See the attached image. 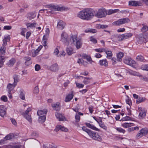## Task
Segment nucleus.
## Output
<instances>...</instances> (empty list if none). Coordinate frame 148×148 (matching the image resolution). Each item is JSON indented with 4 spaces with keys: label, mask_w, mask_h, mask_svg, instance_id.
<instances>
[{
    "label": "nucleus",
    "mask_w": 148,
    "mask_h": 148,
    "mask_svg": "<svg viewBox=\"0 0 148 148\" xmlns=\"http://www.w3.org/2000/svg\"><path fill=\"white\" fill-rule=\"evenodd\" d=\"M95 13V11L93 9L86 8L79 12L78 16L82 19L88 21L92 19L94 16Z\"/></svg>",
    "instance_id": "1"
},
{
    "label": "nucleus",
    "mask_w": 148,
    "mask_h": 148,
    "mask_svg": "<svg viewBox=\"0 0 148 148\" xmlns=\"http://www.w3.org/2000/svg\"><path fill=\"white\" fill-rule=\"evenodd\" d=\"M82 130L86 132L89 136L93 139L99 141H102V139L101 137L97 133L88 129L85 127H82Z\"/></svg>",
    "instance_id": "2"
},
{
    "label": "nucleus",
    "mask_w": 148,
    "mask_h": 148,
    "mask_svg": "<svg viewBox=\"0 0 148 148\" xmlns=\"http://www.w3.org/2000/svg\"><path fill=\"white\" fill-rule=\"evenodd\" d=\"M47 8H49V9H42L39 11V12H41V11H44L45 10H52L51 11H48L47 12H49L51 13L52 14V11L54 10L58 11H62L64 10L63 7H60L58 6L50 5H47Z\"/></svg>",
    "instance_id": "3"
},
{
    "label": "nucleus",
    "mask_w": 148,
    "mask_h": 148,
    "mask_svg": "<svg viewBox=\"0 0 148 148\" xmlns=\"http://www.w3.org/2000/svg\"><path fill=\"white\" fill-rule=\"evenodd\" d=\"M107 14L106 10L104 8H101L99 9L96 13L95 12L94 16L98 18H101L105 17Z\"/></svg>",
    "instance_id": "4"
},
{
    "label": "nucleus",
    "mask_w": 148,
    "mask_h": 148,
    "mask_svg": "<svg viewBox=\"0 0 148 148\" xmlns=\"http://www.w3.org/2000/svg\"><path fill=\"white\" fill-rule=\"evenodd\" d=\"M130 20L128 18L120 19L118 21L114 22L113 24L114 25H119L129 22Z\"/></svg>",
    "instance_id": "5"
},
{
    "label": "nucleus",
    "mask_w": 148,
    "mask_h": 148,
    "mask_svg": "<svg viewBox=\"0 0 148 148\" xmlns=\"http://www.w3.org/2000/svg\"><path fill=\"white\" fill-rule=\"evenodd\" d=\"M138 111L139 112L138 116L140 119H143L146 116L147 110L145 108L139 107Z\"/></svg>",
    "instance_id": "6"
},
{
    "label": "nucleus",
    "mask_w": 148,
    "mask_h": 148,
    "mask_svg": "<svg viewBox=\"0 0 148 148\" xmlns=\"http://www.w3.org/2000/svg\"><path fill=\"white\" fill-rule=\"evenodd\" d=\"M61 40L64 43L65 45H68L69 44V38L67 34L64 32H63L61 34Z\"/></svg>",
    "instance_id": "7"
},
{
    "label": "nucleus",
    "mask_w": 148,
    "mask_h": 148,
    "mask_svg": "<svg viewBox=\"0 0 148 148\" xmlns=\"http://www.w3.org/2000/svg\"><path fill=\"white\" fill-rule=\"evenodd\" d=\"M31 110V108L29 107L27 108V110L22 114L23 116L30 123H31L32 122L31 116L30 115H29L28 113Z\"/></svg>",
    "instance_id": "8"
},
{
    "label": "nucleus",
    "mask_w": 148,
    "mask_h": 148,
    "mask_svg": "<svg viewBox=\"0 0 148 148\" xmlns=\"http://www.w3.org/2000/svg\"><path fill=\"white\" fill-rule=\"evenodd\" d=\"M132 36L131 33H127L119 36L117 37L118 40L119 41H122L124 40L128 39Z\"/></svg>",
    "instance_id": "9"
},
{
    "label": "nucleus",
    "mask_w": 148,
    "mask_h": 148,
    "mask_svg": "<svg viewBox=\"0 0 148 148\" xmlns=\"http://www.w3.org/2000/svg\"><path fill=\"white\" fill-rule=\"evenodd\" d=\"M138 40V42L139 44H141L143 42L145 43L147 41V38L145 37L144 34H140L137 36Z\"/></svg>",
    "instance_id": "10"
},
{
    "label": "nucleus",
    "mask_w": 148,
    "mask_h": 148,
    "mask_svg": "<svg viewBox=\"0 0 148 148\" xmlns=\"http://www.w3.org/2000/svg\"><path fill=\"white\" fill-rule=\"evenodd\" d=\"M124 62L129 65L132 66L135 64V62L130 58H126L123 60Z\"/></svg>",
    "instance_id": "11"
},
{
    "label": "nucleus",
    "mask_w": 148,
    "mask_h": 148,
    "mask_svg": "<svg viewBox=\"0 0 148 148\" xmlns=\"http://www.w3.org/2000/svg\"><path fill=\"white\" fill-rule=\"evenodd\" d=\"M59 130H61L62 131L66 132L68 131V129L63 126L61 125H58L56 126L54 130L55 131L57 132Z\"/></svg>",
    "instance_id": "12"
},
{
    "label": "nucleus",
    "mask_w": 148,
    "mask_h": 148,
    "mask_svg": "<svg viewBox=\"0 0 148 148\" xmlns=\"http://www.w3.org/2000/svg\"><path fill=\"white\" fill-rule=\"evenodd\" d=\"M6 114V109L3 105L0 106V115L2 117H4Z\"/></svg>",
    "instance_id": "13"
},
{
    "label": "nucleus",
    "mask_w": 148,
    "mask_h": 148,
    "mask_svg": "<svg viewBox=\"0 0 148 148\" xmlns=\"http://www.w3.org/2000/svg\"><path fill=\"white\" fill-rule=\"evenodd\" d=\"M74 96L73 92V91H71L70 94H68L66 96L65 101L66 102L70 101L73 98Z\"/></svg>",
    "instance_id": "14"
},
{
    "label": "nucleus",
    "mask_w": 148,
    "mask_h": 148,
    "mask_svg": "<svg viewBox=\"0 0 148 148\" xmlns=\"http://www.w3.org/2000/svg\"><path fill=\"white\" fill-rule=\"evenodd\" d=\"M47 109H44L43 110H38L37 112V115L39 116L45 115L47 114Z\"/></svg>",
    "instance_id": "15"
},
{
    "label": "nucleus",
    "mask_w": 148,
    "mask_h": 148,
    "mask_svg": "<svg viewBox=\"0 0 148 148\" xmlns=\"http://www.w3.org/2000/svg\"><path fill=\"white\" fill-rule=\"evenodd\" d=\"M36 15V12L34 11L28 13L27 14V18L29 20H32L34 18Z\"/></svg>",
    "instance_id": "16"
},
{
    "label": "nucleus",
    "mask_w": 148,
    "mask_h": 148,
    "mask_svg": "<svg viewBox=\"0 0 148 148\" xmlns=\"http://www.w3.org/2000/svg\"><path fill=\"white\" fill-rule=\"evenodd\" d=\"M50 70L53 72L57 71L59 69L58 65L56 63H55L52 65L50 67Z\"/></svg>",
    "instance_id": "17"
},
{
    "label": "nucleus",
    "mask_w": 148,
    "mask_h": 148,
    "mask_svg": "<svg viewBox=\"0 0 148 148\" xmlns=\"http://www.w3.org/2000/svg\"><path fill=\"white\" fill-rule=\"evenodd\" d=\"M77 37L75 35H71L70 38H69V43H73L77 40Z\"/></svg>",
    "instance_id": "18"
},
{
    "label": "nucleus",
    "mask_w": 148,
    "mask_h": 148,
    "mask_svg": "<svg viewBox=\"0 0 148 148\" xmlns=\"http://www.w3.org/2000/svg\"><path fill=\"white\" fill-rule=\"evenodd\" d=\"M139 4L140 3L137 1H130L129 2V5L133 6H136L137 5L140 6Z\"/></svg>",
    "instance_id": "19"
},
{
    "label": "nucleus",
    "mask_w": 148,
    "mask_h": 148,
    "mask_svg": "<svg viewBox=\"0 0 148 148\" xmlns=\"http://www.w3.org/2000/svg\"><path fill=\"white\" fill-rule=\"evenodd\" d=\"M99 64L100 65L104 66L105 67L108 66V62L106 59L100 60L99 62Z\"/></svg>",
    "instance_id": "20"
},
{
    "label": "nucleus",
    "mask_w": 148,
    "mask_h": 148,
    "mask_svg": "<svg viewBox=\"0 0 148 148\" xmlns=\"http://www.w3.org/2000/svg\"><path fill=\"white\" fill-rule=\"evenodd\" d=\"M64 26V23L61 20H60L58 23L57 28L59 29L62 30Z\"/></svg>",
    "instance_id": "21"
},
{
    "label": "nucleus",
    "mask_w": 148,
    "mask_h": 148,
    "mask_svg": "<svg viewBox=\"0 0 148 148\" xmlns=\"http://www.w3.org/2000/svg\"><path fill=\"white\" fill-rule=\"evenodd\" d=\"M51 106L54 110L56 111L60 110V106L59 103L57 102L56 103L52 104Z\"/></svg>",
    "instance_id": "22"
},
{
    "label": "nucleus",
    "mask_w": 148,
    "mask_h": 148,
    "mask_svg": "<svg viewBox=\"0 0 148 148\" xmlns=\"http://www.w3.org/2000/svg\"><path fill=\"white\" fill-rule=\"evenodd\" d=\"M105 51L104 52H105L107 54L106 58L109 59H111V58L112 55V51L110 50L106 49Z\"/></svg>",
    "instance_id": "23"
},
{
    "label": "nucleus",
    "mask_w": 148,
    "mask_h": 148,
    "mask_svg": "<svg viewBox=\"0 0 148 148\" xmlns=\"http://www.w3.org/2000/svg\"><path fill=\"white\" fill-rule=\"evenodd\" d=\"M24 60L25 61V64L26 65H29L32 63L31 61V58L29 57H26L24 58Z\"/></svg>",
    "instance_id": "24"
},
{
    "label": "nucleus",
    "mask_w": 148,
    "mask_h": 148,
    "mask_svg": "<svg viewBox=\"0 0 148 148\" xmlns=\"http://www.w3.org/2000/svg\"><path fill=\"white\" fill-rule=\"evenodd\" d=\"M16 85V84H14V83L13 84H9L7 86V88L8 89V92H11Z\"/></svg>",
    "instance_id": "25"
},
{
    "label": "nucleus",
    "mask_w": 148,
    "mask_h": 148,
    "mask_svg": "<svg viewBox=\"0 0 148 148\" xmlns=\"http://www.w3.org/2000/svg\"><path fill=\"white\" fill-rule=\"evenodd\" d=\"M134 124L132 123H125L122 124L121 126L123 127L127 128L134 125Z\"/></svg>",
    "instance_id": "26"
},
{
    "label": "nucleus",
    "mask_w": 148,
    "mask_h": 148,
    "mask_svg": "<svg viewBox=\"0 0 148 148\" xmlns=\"http://www.w3.org/2000/svg\"><path fill=\"white\" fill-rule=\"evenodd\" d=\"M86 125L88 127L92 129L95 130L99 131V130L95 126L91 124L90 123H86Z\"/></svg>",
    "instance_id": "27"
},
{
    "label": "nucleus",
    "mask_w": 148,
    "mask_h": 148,
    "mask_svg": "<svg viewBox=\"0 0 148 148\" xmlns=\"http://www.w3.org/2000/svg\"><path fill=\"white\" fill-rule=\"evenodd\" d=\"M124 53L123 52H119L117 54V61L121 62L122 60V58L123 57Z\"/></svg>",
    "instance_id": "28"
},
{
    "label": "nucleus",
    "mask_w": 148,
    "mask_h": 148,
    "mask_svg": "<svg viewBox=\"0 0 148 148\" xmlns=\"http://www.w3.org/2000/svg\"><path fill=\"white\" fill-rule=\"evenodd\" d=\"M46 118L45 115L39 116L38 119V121L40 123H43L45 121Z\"/></svg>",
    "instance_id": "29"
},
{
    "label": "nucleus",
    "mask_w": 148,
    "mask_h": 148,
    "mask_svg": "<svg viewBox=\"0 0 148 148\" xmlns=\"http://www.w3.org/2000/svg\"><path fill=\"white\" fill-rule=\"evenodd\" d=\"M14 135L13 134H10L7 135L4 138L5 140H10L13 138Z\"/></svg>",
    "instance_id": "30"
},
{
    "label": "nucleus",
    "mask_w": 148,
    "mask_h": 148,
    "mask_svg": "<svg viewBox=\"0 0 148 148\" xmlns=\"http://www.w3.org/2000/svg\"><path fill=\"white\" fill-rule=\"evenodd\" d=\"M13 77L14 79V84H16L17 85V83L18 82L19 80V75H14L13 76Z\"/></svg>",
    "instance_id": "31"
},
{
    "label": "nucleus",
    "mask_w": 148,
    "mask_h": 148,
    "mask_svg": "<svg viewBox=\"0 0 148 148\" xmlns=\"http://www.w3.org/2000/svg\"><path fill=\"white\" fill-rule=\"evenodd\" d=\"M15 62V59L14 58H12L8 62L7 65L9 66H11L14 64Z\"/></svg>",
    "instance_id": "32"
},
{
    "label": "nucleus",
    "mask_w": 148,
    "mask_h": 148,
    "mask_svg": "<svg viewBox=\"0 0 148 148\" xmlns=\"http://www.w3.org/2000/svg\"><path fill=\"white\" fill-rule=\"evenodd\" d=\"M66 51L68 54L69 56L71 55L73 53V49L71 47L67 48Z\"/></svg>",
    "instance_id": "33"
},
{
    "label": "nucleus",
    "mask_w": 148,
    "mask_h": 148,
    "mask_svg": "<svg viewBox=\"0 0 148 148\" xmlns=\"http://www.w3.org/2000/svg\"><path fill=\"white\" fill-rule=\"evenodd\" d=\"M56 117L58 119L59 121H63L65 119V117L64 116H62V115L57 113L56 114Z\"/></svg>",
    "instance_id": "34"
},
{
    "label": "nucleus",
    "mask_w": 148,
    "mask_h": 148,
    "mask_svg": "<svg viewBox=\"0 0 148 148\" xmlns=\"http://www.w3.org/2000/svg\"><path fill=\"white\" fill-rule=\"evenodd\" d=\"M97 32V31L95 29H86L85 31V32L86 33L90 32L92 33H95Z\"/></svg>",
    "instance_id": "35"
},
{
    "label": "nucleus",
    "mask_w": 148,
    "mask_h": 148,
    "mask_svg": "<svg viewBox=\"0 0 148 148\" xmlns=\"http://www.w3.org/2000/svg\"><path fill=\"white\" fill-rule=\"evenodd\" d=\"M98 123L99 124L100 126L102 128L105 130L107 129V127L104 125V123L102 122L101 120H100L99 122H98Z\"/></svg>",
    "instance_id": "36"
},
{
    "label": "nucleus",
    "mask_w": 148,
    "mask_h": 148,
    "mask_svg": "<svg viewBox=\"0 0 148 148\" xmlns=\"http://www.w3.org/2000/svg\"><path fill=\"white\" fill-rule=\"evenodd\" d=\"M76 46L77 49H79L81 48L82 45V43L79 40H77L76 41Z\"/></svg>",
    "instance_id": "37"
},
{
    "label": "nucleus",
    "mask_w": 148,
    "mask_h": 148,
    "mask_svg": "<svg viewBox=\"0 0 148 148\" xmlns=\"http://www.w3.org/2000/svg\"><path fill=\"white\" fill-rule=\"evenodd\" d=\"M140 131L141 132L143 136L147 135L148 132V130L145 128H142Z\"/></svg>",
    "instance_id": "38"
},
{
    "label": "nucleus",
    "mask_w": 148,
    "mask_h": 148,
    "mask_svg": "<svg viewBox=\"0 0 148 148\" xmlns=\"http://www.w3.org/2000/svg\"><path fill=\"white\" fill-rule=\"evenodd\" d=\"M5 58L3 56H0V67H2L3 64V63L5 61Z\"/></svg>",
    "instance_id": "39"
},
{
    "label": "nucleus",
    "mask_w": 148,
    "mask_h": 148,
    "mask_svg": "<svg viewBox=\"0 0 148 148\" xmlns=\"http://www.w3.org/2000/svg\"><path fill=\"white\" fill-rule=\"evenodd\" d=\"M6 48L5 47H3L2 46L0 47V54H3L5 52Z\"/></svg>",
    "instance_id": "40"
},
{
    "label": "nucleus",
    "mask_w": 148,
    "mask_h": 148,
    "mask_svg": "<svg viewBox=\"0 0 148 148\" xmlns=\"http://www.w3.org/2000/svg\"><path fill=\"white\" fill-rule=\"evenodd\" d=\"M143 27L141 29V31L143 32H145L148 30V27L143 24Z\"/></svg>",
    "instance_id": "41"
},
{
    "label": "nucleus",
    "mask_w": 148,
    "mask_h": 148,
    "mask_svg": "<svg viewBox=\"0 0 148 148\" xmlns=\"http://www.w3.org/2000/svg\"><path fill=\"white\" fill-rule=\"evenodd\" d=\"M145 98L143 97H139L138 99L136 100V103L139 104L140 103L143 102L145 100Z\"/></svg>",
    "instance_id": "42"
},
{
    "label": "nucleus",
    "mask_w": 148,
    "mask_h": 148,
    "mask_svg": "<svg viewBox=\"0 0 148 148\" xmlns=\"http://www.w3.org/2000/svg\"><path fill=\"white\" fill-rule=\"evenodd\" d=\"M136 59L138 61H144L145 60L144 58L142 56H138L136 58Z\"/></svg>",
    "instance_id": "43"
},
{
    "label": "nucleus",
    "mask_w": 148,
    "mask_h": 148,
    "mask_svg": "<svg viewBox=\"0 0 148 148\" xmlns=\"http://www.w3.org/2000/svg\"><path fill=\"white\" fill-rule=\"evenodd\" d=\"M106 49L104 48H100L99 49H95V50L96 52H99L100 53L102 52L103 51H105Z\"/></svg>",
    "instance_id": "44"
},
{
    "label": "nucleus",
    "mask_w": 148,
    "mask_h": 148,
    "mask_svg": "<svg viewBox=\"0 0 148 148\" xmlns=\"http://www.w3.org/2000/svg\"><path fill=\"white\" fill-rule=\"evenodd\" d=\"M116 130L119 132L124 133L125 131L121 127H117Z\"/></svg>",
    "instance_id": "45"
},
{
    "label": "nucleus",
    "mask_w": 148,
    "mask_h": 148,
    "mask_svg": "<svg viewBox=\"0 0 148 148\" xmlns=\"http://www.w3.org/2000/svg\"><path fill=\"white\" fill-rule=\"evenodd\" d=\"M108 27V25H100L98 24L97 25V27L100 28L104 29Z\"/></svg>",
    "instance_id": "46"
},
{
    "label": "nucleus",
    "mask_w": 148,
    "mask_h": 148,
    "mask_svg": "<svg viewBox=\"0 0 148 148\" xmlns=\"http://www.w3.org/2000/svg\"><path fill=\"white\" fill-rule=\"evenodd\" d=\"M37 25L36 23H28L27 24V26L29 27H35L36 25Z\"/></svg>",
    "instance_id": "47"
},
{
    "label": "nucleus",
    "mask_w": 148,
    "mask_h": 148,
    "mask_svg": "<svg viewBox=\"0 0 148 148\" xmlns=\"http://www.w3.org/2000/svg\"><path fill=\"white\" fill-rule=\"evenodd\" d=\"M75 84H76V86L79 88H82L84 86V84H81L76 82H75Z\"/></svg>",
    "instance_id": "48"
},
{
    "label": "nucleus",
    "mask_w": 148,
    "mask_h": 148,
    "mask_svg": "<svg viewBox=\"0 0 148 148\" xmlns=\"http://www.w3.org/2000/svg\"><path fill=\"white\" fill-rule=\"evenodd\" d=\"M21 145H9L8 148H20Z\"/></svg>",
    "instance_id": "49"
},
{
    "label": "nucleus",
    "mask_w": 148,
    "mask_h": 148,
    "mask_svg": "<svg viewBox=\"0 0 148 148\" xmlns=\"http://www.w3.org/2000/svg\"><path fill=\"white\" fill-rule=\"evenodd\" d=\"M86 79L84 80L83 81V83L85 84H87L90 83V82L88 80L89 79L87 77H85Z\"/></svg>",
    "instance_id": "50"
},
{
    "label": "nucleus",
    "mask_w": 148,
    "mask_h": 148,
    "mask_svg": "<svg viewBox=\"0 0 148 148\" xmlns=\"http://www.w3.org/2000/svg\"><path fill=\"white\" fill-rule=\"evenodd\" d=\"M143 136L141 133V132L140 131L139 133L137 134L136 135V138L137 139H139L141 138Z\"/></svg>",
    "instance_id": "51"
},
{
    "label": "nucleus",
    "mask_w": 148,
    "mask_h": 148,
    "mask_svg": "<svg viewBox=\"0 0 148 148\" xmlns=\"http://www.w3.org/2000/svg\"><path fill=\"white\" fill-rule=\"evenodd\" d=\"M90 41L94 43H96L97 42V40L96 39L94 38L93 37H91L90 38Z\"/></svg>",
    "instance_id": "52"
},
{
    "label": "nucleus",
    "mask_w": 148,
    "mask_h": 148,
    "mask_svg": "<svg viewBox=\"0 0 148 148\" xmlns=\"http://www.w3.org/2000/svg\"><path fill=\"white\" fill-rule=\"evenodd\" d=\"M21 92L20 95V97L22 99H25V95L23 92L22 90L21 91Z\"/></svg>",
    "instance_id": "53"
},
{
    "label": "nucleus",
    "mask_w": 148,
    "mask_h": 148,
    "mask_svg": "<svg viewBox=\"0 0 148 148\" xmlns=\"http://www.w3.org/2000/svg\"><path fill=\"white\" fill-rule=\"evenodd\" d=\"M39 91L38 87L36 86L35 87L34 90V92L35 94H38Z\"/></svg>",
    "instance_id": "54"
},
{
    "label": "nucleus",
    "mask_w": 148,
    "mask_h": 148,
    "mask_svg": "<svg viewBox=\"0 0 148 148\" xmlns=\"http://www.w3.org/2000/svg\"><path fill=\"white\" fill-rule=\"evenodd\" d=\"M111 59L112 61V64L113 65L115 64L116 63V61H117V60H116V59L114 58H112Z\"/></svg>",
    "instance_id": "55"
},
{
    "label": "nucleus",
    "mask_w": 148,
    "mask_h": 148,
    "mask_svg": "<svg viewBox=\"0 0 148 148\" xmlns=\"http://www.w3.org/2000/svg\"><path fill=\"white\" fill-rule=\"evenodd\" d=\"M126 103L128 104L130 106V105L132 104V102L130 99L129 98L126 100Z\"/></svg>",
    "instance_id": "56"
},
{
    "label": "nucleus",
    "mask_w": 148,
    "mask_h": 148,
    "mask_svg": "<svg viewBox=\"0 0 148 148\" xmlns=\"http://www.w3.org/2000/svg\"><path fill=\"white\" fill-rule=\"evenodd\" d=\"M147 64L143 65L141 66V69L143 70L147 71Z\"/></svg>",
    "instance_id": "57"
},
{
    "label": "nucleus",
    "mask_w": 148,
    "mask_h": 148,
    "mask_svg": "<svg viewBox=\"0 0 148 148\" xmlns=\"http://www.w3.org/2000/svg\"><path fill=\"white\" fill-rule=\"evenodd\" d=\"M21 29L22 31L21 32V34L24 36H25V33L26 32V29L25 28H22Z\"/></svg>",
    "instance_id": "58"
},
{
    "label": "nucleus",
    "mask_w": 148,
    "mask_h": 148,
    "mask_svg": "<svg viewBox=\"0 0 148 148\" xmlns=\"http://www.w3.org/2000/svg\"><path fill=\"white\" fill-rule=\"evenodd\" d=\"M1 100L3 101L4 102H6L7 101V98L5 96H2L1 97Z\"/></svg>",
    "instance_id": "59"
},
{
    "label": "nucleus",
    "mask_w": 148,
    "mask_h": 148,
    "mask_svg": "<svg viewBox=\"0 0 148 148\" xmlns=\"http://www.w3.org/2000/svg\"><path fill=\"white\" fill-rule=\"evenodd\" d=\"M131 119V118L129 116H126L125 117L123 118L122 119L123 121L130 120Z\"/></svg>",
    "instance_id": "60"
},
{
    "label": "nucleus",
    "mask_w": 148,
    "mask_h": 148,
    "mask_svg": "<svg viewBox=\"0 0 148 148\" xmlns=\"http://www.w3.org/2000/svg\"><path fill=\"white\" fill-rule=\"evenodd\" d=\"M75 118L76 122H78L79 121L80 119V116L79 115H76L75 116Z\"/></svg>",
    "instance_id": "61"
},
{
    "label": "nucleus",
    "mask_w": 148,
    "mask_h": 148,
    "mask_svg": "<svg viewBox=\"0 0 148 148\" xmlns=\"http://www.w3.org/2000/svg\"><path fill=\"white\" fill-rule=\"evenodd\" d=\"M86 59L90 64H91L93 62L90 56H88Z\"/></svg>",
    "instance_id": "62"
},
{
    "label": "nucleus",
    "mask_w": 148,
    "mask_h": 148,
    "mask_svg": "<svg viewBox=\"0 0 148 148\" xmlns=\"http://www.w3.org/2000/svg\"><path fill=\"white\" fill-rule=\"evenodd\" d=\"M12 28V27L10 26H5L3 27L4 29L5 30H10Z\"/></svg>",
    "instance_id": "63"
},
{
    "label": "nucleus",
    "mask_w": 148,
    "mask_h": 148,
    "mask_svg": "<svg viewBox=\"0 0 148 148\" xmlns=\"http://www.w3.org/2000/svg\"><path fill=\"white\" fill-rule=\"evenodd\" d=\"M35 68L36 71H38L40 69V67L39 65L37 64L35 65Z\"/></svg>",
    "instance_id": "64"
}]
</instances>
